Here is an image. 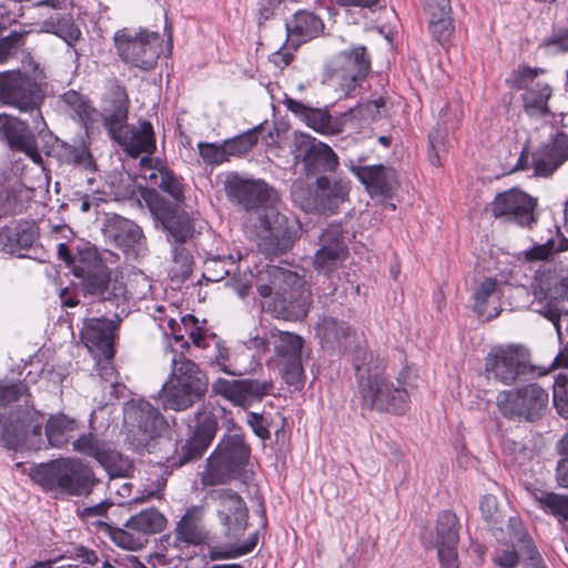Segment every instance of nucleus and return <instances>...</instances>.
<instances>
[{"label":"nucleus","instance_id":"f3484780","mask_svg":"<svg viewBox=\"0 0 568 568\" xmlns=\"http://www.w3.org/2000/svg\"><path fill=\"white\" fill-rule=\"evenodd\" d=\"M548 403V393L538 384H529L516 390H504L497 396L499 412L507 418L534 420Z\"/></svg>","mask_w":568,"mask_h":568},{"label":"nucleus","instance_id":"2f4dec72","mask_svg":"<svg viewBox=\"0 0 568 568\" xmlns=\"http://www.w3.org/2000/svg\"><path fill=\"white\" fill-rule=\"evenodd\" d=\"M349 182L320 176L316 180L315 204L323 214H334L347 199Z\"/></svg>","mask_w":568,"mask_h":568},{"label":"nucleus","instance_id":"473e14b6","mask_svg":"<svg viewBox=\"0 0 568 568\" xmlns=\"http://www.w3.org/2000/svg\"><path fill=\"white\" fill-rule=\"evenodd\" d=\"M285 29L287 39L300 44L318 36L324 29V23L317 14L298 10L292 20L285 23Z\"/></svg>","mask_w":568,"mask_h":568},{"label":"nucleus","instance_id":"69168bd1","mask_svg":"<svg viewBox=\"0 0 568 568\" xmlns=\"http://www.w3.org/2000/svg\"><path fill=\"white\" fill-rule=\"evenodd\" d=\"M537 312L552 323V325L560 338L561 337V331H560L561 311L559 310L558 304L555 302H547L545 304H541L540 308L537 310Z\"/></svg>","mask_w":568,"mask_h":568},{"label":"nucleus","instance_id":"c03bdc74","mask_svg":"<svg viewBox=\"0 0 568 568\" xmlns=\"http://www.w3.org/2000/svg\"><path fill=\"white\" fill-rule=\"evenodd\" d=\"M554 366L568 368V345L555 357ZM554 404L558 414L568 418V379L555 384Z\"/></svg>","mask_w":568,"mask_h":568},{"label":"nucleus","instance_id":"aec40b11","mask_svg":"<svg viewBox=\"0 0 568 568\" xmlns=\"http://www.w3.org/2000/svg\"><path fill=\"white\" fill-rule=\"evenodd\" d=\"M348 247L341 224L328 225L318 239V248L313 256V267L326 277L335 274L346 261Z\"/></svg>","mask_w":568,"mask_h":568},{"label":"nucleus","instance_id":"393cba45","mask_svg":"<svg viewBox=\"0 0 568 568\" xmlns=\"http://www.w3.org/2000/svg\"><path fill=\"white\" fill-rule=\"evenodd\" d=\"M283 103L296 118L322 135H336L344 130L345 114L332 116L326 109L311 108L287 95Z\"/></svg>","mask_w":568,"mask_h":568},{"label":"nucleus","instance_id":"a211bd4d","mask_svg":"<svg viewBox=\"0 0 568 568\" xmlns=\"http://www.w3.org/2000/svg\"><path fill=\"white\" fill-rule=\"evenodd\" d=\"M292 154L307 175L334 172L339 164L337 154L329 145L307 133H295Z\"/></svg>","mask_w":568,"mask_h":568},{"label":"nucleus","instance_id":"864d4df0","mask_svg":"<svg viewBox=\"0 0 568 568\" xmlns=\"http://www.w3.org/2000/svg\"><path fill=\"white\" fill-rule=\"evenodd\" d=\"M516 518L509 519V526L514 530V536L511 537L513 547H506L497 550L496 556L494 558V562L498 565L500 568H515L519 562V548L517 546V526L515 524Z\"/></svg>","mask_w":568,"mask_h":568},{"label":"nucleus","instance_id":"49530a36","mask_svg":"<svg viewBox=\"0 0 568 568\" xmlns=\"http://www.w3.org/2000/svg\"><path fill=\"white\" fill-rule=\"evenodd\" d=\"M175 536L179 541L189 545H199L205 538L197 518L191 513H186L181 518L175 528Z\"/></svg>","mask_w":568,"mask_h":568},{"label":"nucleus","instance_id":"423d86ee","mask_svg":"<svg viewBox=\"0 0 568 568\" xmlns=\"http://www.w3.org/2000/svg\"><path fill=\"white\" fill-rule=\"evenodd\" d=\"M29 476L45 490H60L69 495L88 494L93 486L92 471L75 458L32 466Z\"/></svg>","mask_w":568,"mask_h":568},{"label":"nucleus","instance_id":"a19ab883","mask_svg":"<svg viewBox=\"0 0 568 568\" xmlns=\"http://www.w3.org/2000/svg\"><path fill=\"white\" fill-rule=\"evenodd\" d=\"M517 526V546L524 558V568H547L544 559L535 546L532 539L528 536L519 520H515Z\"/></svg>","mask_w":568,"mask_h":568},{"label":"nucleus","instance_id":"e2e57ef3","mask_svg":"<svg viewBox=\"0 0 568 568\" xmlns=\"http://www.w3.org/2000/svg\"><path fill=\"white\" fill-rule=\"evenodd\" d=\"M427 19L452 16L450 0H423Z\"/></svg>","mask_w":568,"mask_h":568},{"label":"nucleus","instance_id":"8fccbe9b","mask_svg":"<svg viewBox=\"0 0 568 568\" xmlns=\"http://www.w3.org/2000/svg\"><path fill=\"white\" fill-rule=\"evenodd\" d=\"M536 503L539 508L554 516L568 519V497L554 493H541L536 495Z\"/></svg>","mask_w":568,"mask_h":568},{"label":"nucleus","instance_id":"58836bf2","mask_svg":"<svg viewBox=\"0 0 568 568\" xmlns=\"http://www.w3.org/2000/svg\"><path fill=\"white\" fill-rule=\"evenodd\" d=\"M128 523L142 537L148 538V536L161 531L165 527L166 519L160 511L150 508L132 516Z\"/></svg>","mask_w":568,"mask_h":568},{"label":"nucleus","instance_id":"a18cd8bd","mask_svg":"<svg viewBox=\"0 0 568 568\" xmlns=\"http://www.w3.org/2000/svg\"><path fill=\"white\" fill-rule=\"evenodd\" d=\"M32 242L33 234L18 225H6L0 229V247L4 251L13 252L30 246Z\"/></svg>","mask_w":568,"mask_h":568},{"label":"nucleus","instance_id":"5701e85b","mask_svg":"<svg viewBox=\"0 0 568 568\" xmlns=\"http://www.w3.org/2000/svg\"><path fill=\"white\" fill-rule=\"evenodd\" d=\"M535 199L513 189L496 195L491 203V212L496 217H506L520 226H530L535 222Z\"/></svg>","mask_w":568,"mask_h":568},{"label":"nucleus","instance_id":"052dcab7","mask_svg":"<svg viewBox=\"0 0 568 568\" xmlns=\"http://www.w3.org/2000/svg\"><path fill=\"white\" fill-rule=\"evenodd\" d=\"M479 509L484 520L491 528H495L499 523L503 521V513L498 507L496 496L491 494L483 496L480 499Z\"/></svg>","mask_w":568,"mask_h":568},{"label":"nucleus","instance_id":"4c0bfd02","mask_svg":"<svg viewBox=\"0 0 568 568\" xmlns=\"http://www.w3.org/2000/svg\"><path fill=\"white\" fill-rule=\"evenodd\" d=\"M42 30L58 36L70 47L81 38V30L69 16L51 17L44 20Z\"/></svg>","mask_w":568,"mask_h":568},{"label":"nucleus","instance_id":"37998d69","mask_svg":"<svg viewBox=\"0 0 568 568\" xmlns=\"http://www.w3.org/2000/svg\"><path fill=\"white\" fill-rule=\"evenodd\" d=\"M60 101L65 106V111L79 122L84 123L91 119L93 108L84 95L69 90L60 97Z\"/></svg>","mask_w":568,"mask_h":568},{"label":"nucleus","instance_id":"f257e3e1","mask_svg":"<svg viewBox=\"0 0 568 568\" xmlns=\"http://www.w3.org/2000/svg\"><path fill=\"white\" fill-rule=\"evenodd\" d=\"M354 367L357 372L358 395L362 406L376 412L403 414L409 395L405 383H396L385 374V363L372 352L356 349Z\"/></svg>","mask_w":568,"mask_h":568},{"label":"nucleus","instance_id":"de8ad7c7","mask_svg":"<svg viewBox=\"0 0 568 568\" xmlns=\"http://www.w3.org/2000/svg\"><path fill=\"white\" fill-rule=\"evenodd\" d=\"M209 364L230 376L240 377L247 373L245 368L235 364L231 351L222 342L215 343L214 355L210 358Z\"/></svg>","mask_w":568,"mask_h":568},{"label":"nucleus","instance_id":"4d7b16f0","mask_svg":"<svg viewBox=\"0 0 568 568\" xmlns=\"http://www.w3.org/2000/svg\"><path fill=\"white\" fill-rule=\"evenodd\" d=\"M258 541V534L254 532L241 545H232L226 548H219L214 550V558L216 559H231L247 555L254 550Z\"/></svg>","mask_w":568,"mask_h":568},{"label":"nucleus","instance_id":"7ed1b4c3","mask_svg":"<svg viewBox=\"0 0 568 568\" xmlns=\"http://www.w3.org/2000/svg\"><path fill=\"white\" fill-rule=\"evenodd\" d=\"M255 285L262 297L273 296L267 308L275 317L294 321L306 316L308 293L295 272L266 265L257 273Z\"/></svg>","mask_w":568,"mask_h":568},{"label":"nucleus","instance_id":"b1692460","mask_svg":"<svg viewBox=\"0 0 568 568\" xmlns=\"http://www.w3.org/2000/svg\"><path fill=\"white\" fill-rule=\"evenodd\" d=\"M460 524L458 517L449 511H442L436 520L435 544L438 560L442 568H457L458 555L457 546L459 542Z\"/></svg>","mask_w":568,"mask_h":568},{"label":"nucleus","instance_id":"f8f14e48","mask_svg":"<svg viewBox=\"0 0 568 568\" xmlns=\"http://www.w3.org/2000/svg\"><path fill=\"white\" fill-rule=\"evenodd\" d=\"M129 439L136 450L149 449L151 440L164 433L169 424L160 410L144 399H132L124 407Z\"/></svg>","mask_w":568,"mask_h":568},{"label":"nucleus","instance_id":"ea45409f","mask_svg":"<svg viewBox=\"0 0 568 568\" xmlns=\"http://www.w3.org/2000/svg\"><path fill=\"white\" fill-rule=\"evenodd\" d=\"M103 530L116 546L123 549L139 550L148 542V538L142 537L135 529L130 527L128 521L124 524L123 528L104 524Z\"/></svg>","mask_w":568,"mask_h":568},{"label":"nucleus","instance_id":"774afa93","mask_svg":"<svg viewBox=\"0 0 568 568\" xmlns=\"http://www.w3.org/2000/svg\"><path fill=\"white\" fill-rule=\"evenodd\" d=\"M247 423L252 427L254 434L262 439H268L271 433L264 423L263 415L251 412L247 416Z\"/></svg>","mask_w":568,"mask_h":568},{"label":"nucleus","instance_id":"9b49d317","mask_svg":"<svg viewBox=\"0 0 568 568\" xmlns=\"http://www.w3.org/2000/svg\"><path fill=\"white\" fill-rule=\"evenodd\" d=\"M113 40L123 62L145 71L154 68L162 51L160 34L144 29L119 30Z\"/></svg>","mask_w":568,"mask_h":568},{"label":"nucleus","instance_id":"c9c22d12","mask_svg":"<svg viewBox=\"0 0 568 568\" xmlns=\"http://www.w3.org/2000/svg\"><path fill=\"white\" fill-rule=\"evenodd\" d=\"M155 171L148 176L149 181L174 199L176 204L183 202L184 190L180 179L169 170L161 160L154 161Z\"/></svg>","mask_w":568,"mask_h":568},{"label":"nucleus","instance_id":"39448f33","mask_svg":"<svg viewBox=\"0 0 568 568\" xmlns=\"http://www.w3.org/2000/svg\"><path fill=\"white\" fill-rule=\"evenodd\" d=\"M168 354L171 355V372L160 390V398L165 409L186 410L205 397L209 377L183 353L170 349Z\"/></svg>","mask_w":568,"mask_h":568},{"label":"nucleus","instance_id":"412c9836","mask_svg":"<svg viewBox=\"0 0 568 568\" xmlns=\"http://www.w3.org/2000/svg\"><path fill=\"white\" fill-rule=\"evenodd\" d=\"M209 497L216 507L224 534L231 539L241 537L247 527L248 519V509L244 499L236 491L227 488L213 489Z\"/></svg>","mask_w":568,"mask_h":568},{"label":"nucleus","instance_id":"4be33fe9","mask_svg":"<svg viewBox=\"0 0 568 568\" xmlns=\"http://www.w3.org/2000/svg\"><path fill=\"white\" fill-rule=\"evenodd\" d=\"M104 236L126 256L139 257L146 252V242L142 229L133 221L118 214L108 215Z\"/></svg>","mask_w":568,"mask_h":568},{"label":"nucleus","instance_id":"0eeeda50","mask_svg":"<svg viewBox=\"0 0 568 568\" xmlns=\"http://www.w3.org/2000/svg\"><path fill=\"white\" fill-rule=\"evenodd\" d=\"M488 379L513 385L545 375L547 371L531 363L530 351L523 345H507L493 348L486 359Z\"/></svg>","mask_w":568,"mask_h":568},{"label":"nucleus","instance_id":"cd10ccee","mask_svg":"<svg viewBox=\"0 0 568 568\" xmlns=\"http://www.w3.org/2000/svg\"><path fill=\"white\" fill-rule=\"evenodd\" d=\"M568 159V135L558 133L531 154L535 175L548 176Z\"/></svg>","mask_w":568,"mask_h":568},{"label":"nucleus","instance_id":"13d9d810","mask_svg":"<svg viewBox=\"0 0 568 568\" xmlns=\"http://www.w3.org/2000/svg\"><path fill=\"white\" fill-rule=\"evenodd\" d=\"M128 110L125 108H118L111 114L105 115L103 120L104 128L108 130L111 139L116 142L120 135L126 130L130 124L126 123Z\"/></svg>","mask_w":568,"mask_h":568},{"label":"nucleus","instance_id":"72a5a7b5","mask_svg":"<svg viewBox=\"0 0 568 568\" xmlns=\"http://www.w3.org/2000/svg\"><path fill=\"white\" fill-rule=\"evenodd\" d=\"M316 331L323 346L343 353L349 349L353 336L347 323L326 317L317 325Z\"/></svg>","mask_w":568,"mask_h":568},{"label":"nucleus","instance_id":"c756f323","mask_svg":"<svg viewBox=\"0 0 568 568\" xmlns=\"http://www.w3.org/2000/svg\"><path fill=\"white\" fill-rule=\"evenodd\" d=\"M121 322L104 317L89 320L82 331V339L89 348L100 351L104 359H111L114 355V331Z\"/></svg>","mask_w":568,"mask_h":568},{"label":"nucleus","instance_id":"dca6fc26","mask_svg":"<svg viewBox=\"0 0 568 568\" xmlns=\"http://www.w3.org/2000/svg\"><path fill=\"white\" fill-rule=\"evenodd\" d=\"M271 343L276 363L282 366V376L285 383L295 389L301 388L304 385L302 365L304 339L295 333L272 328Z\"/></svg>","mask_w":568,"mask_h":568},{"label":"nucleus","instance_id":"f03ea898","mask_svg":"<svg viewBox=\"0 0 568 568\" xmlns=\"http://www.w3.org/2000/svg\"><path fill=\"white\" fill-rule=\"evenodd\" d=\"M28 387L23 383H0V406L22 400L8 414L0 413V439L10 449L36 447L40 442L44 416L29 406Z\"/></svg>","mask_w":568,"mask_h":568},{"label":"nucleus","instance_id":"4468645a","mask_svg":"<svg viewBox=\"0 0 568 568\" xmlns=\"http://www.w3.org/2000/svg\"><path fill=\"white\" fill-rule=\"evenodd\" d=\"M219 428L217 416L212 408L201 407L194 415V425L176 456L166 458L169 466L180 467L202 457L214 439Z\"/></svg>","mask_w":568,"mask_h":568},{"label":"nucleus","instance_id":"20e7f679","mask_svg":"<svg viewBox=\"0 0 568 568\" xmlns=\"http://www.w3.org/2000/svg\"><path fill=\"white\" fill-rule=\"evenodd\" d=\"M74 276L81 280L80 287L85 296L97 297L115 306L114 317L118 322L128 316L126 285L113 274L94 248H85L80 253Z\"/></svg>","mask_w":568,"mask_h":568},{"label":"nucleus","instance_id":"3c124183","mask_svg":"<svg viewBox=\"0 0 568 568\" xmlns=\"http://www.w3.org/2000/svg\"><path fill=\"white\" fill-rule=\"evenodd\" d=\"M28 31H11L8 36L0 38V63H4L16 57L24 47Z\"/></svg>","mask_w":568,"mask_h":568},{"label":"nucleus","instance_id":"09e8293b","mask_svg":"<svg viewBox=\"0 0 568 568\" xmlns=\"http://www.w3.org/2000/svg\"><path fill=\"white\" fill-rule=\"evenodd\" d=\"M550 95L551 90L549 85L537 83L535 88L529 89L525 93V106L530 112L547 114L549 112L547 102Z\"/></svg>","mask_w":568,"mask_h":568},{"label":"nucleus","instance_id":"0e129e2a","mask_svg":"<svg viewBox=\"0 0 568 568\" xmlns=\"http://www.w3.org/2000/svg\"><path fill=\"white\" fill-rule=\"evenodd\" d=\"M230 271L225 267V263L220 257L209 258L205 261L204 276L207 281L219 282L223 280Z\"/></svg>","mask_w":568,"mask_h":568},{"label":"nucleus","instance_id":"f704fd0d","mask_svg":"<svg viewBox=\"0 0 568 568\" xmlns=\"http://www.w3.org/2000/svg\"><path fill=\"white\" fill-rule=\"evenodd\" d=\"M78 427L77 420L64 414L51 416L45 424V436L50 446L62 448L73 437Z\"/></svg>","mask_w":568,"mask_h":568},{"label":"nucleus","instance_id":"2eb2a0df","mask_svg":"<svg viewBox=\"0 0 568 568\" xmlns=\"http://www.w3.org/2000/svg\"><path fill=\"white\" fill-rule=\"evenodd\" d=\"M43 93L40 85L21 71H6L0 73V101L4 104L18 108L23 112L36 111L40 113Z\"/></svg>","mask_w":568,"mask_h":568},{"label":"nucleus","instance_id":"9d476101","mask_svg":"<svg viewBox=\"0 0 568 568\" xmlns=\"http://www.w3.org/2000/svg\"><path fill=\"white\" fill-rule=\"evenodd\" d=\"M258 251L265 256H280L292 248L296 240L295 222L274 206L252 220Z\"/></svg>","mask_w":568,"mask_h":568},{"label":"nucleus","instance_id":"7c9ffc66","mask_svg":"<svg viewBox=\"0 0 568 568\" xmlns=\"http://www.w3.org/2000/svg\"><path fill=\"white\" fill-rule=\"evenodd\" d=\"M346 166L372 194L386 195L392 192L396 183L394 170L383 164L362 166L349 160Z\"/></svg>","mask_w":568,"mask_h":568},{"label":"nucleus","instance_id":"338daca9","mask_svg":"<svg viewBox=\"0 0 568 568\" xmlns=\"http://www.w3.org/2000/svg\"><path fill=\"white\" fill-rule=\"evenodd\" d=\"M68 158L69 162L82 166L87 170H91L94 166L92 155L84 146L73 148L70 150Z\"/></svg>","mask_w":568,"mask_h":568},{"label":"nucleus","instance_id":"e433bc0d","mask_svg":"<svg viewBox=\"0 0 568 568\" xmlns=\"http://www.w3.org/2000/svg\"><path fill=\"white\" fill-rule=\"evenodd\" d=\"M100 454L97 462L105 469L110 478L129 477L133 473L132 462L114 449L111 444L108 443Z\"/></svg>","mask_w":568,"mask_h":568},{"label":"nucleus","instance_id":"680f3d73","mask_svg":"<svg viewBox=\"0 0 568 568\" xmlns=\"http://www.w3.org/2000/svg\"><path fill=\"white\" fill-rule=\"evenodd\" d=\"M498 282L495 278H485L475 292L474 311L483 315L486 311V304L490 296L495 294Z\"/></svg>","mask_w":568,"mask_h":568},{"label":"nucleus","instance_id":"1a4fd4ad","mask_svg":"<svg viewBox=\"0 0 568 568\" xmlns=\"http://www.w3.org/2000/svg\"><path fill=\"white\" fill-rule=\"evenodd\" d=\"M371 72V57L365 45L357 44L333 55L324 67V79L348 97Z\"/></svg>","mask_w":568,"mask_h":568},{"label":"nucleus","instance_id":"c85d7f7f","mask_svg":"<svg viewBox=\"0 0 568 568\" xmlns=\"http://www.w3.org/2000/svg\"><path fill=\"white\" fill-rule=\"evenodd\" d=\"M153 215L162 224L173 242H186L192 237L194 225L190 215L179 204L160 202L152 209Z\"/></svg>","mask_w":568,"mask_h":568},{"label":"nucleus","instance_id":"a878e982","mask_svg":"<svg viewBox=\"0 0 568 568\" xmlns=\"http://www.w3.org/2000/svg\"><path fill=\"white\" fill-rule=\"evenodd\" d=\"M116 143L131 158L146 154V156L141 159V165L151 168L153 163L151 155L156 150V143L154 129L150 121L139 120L138 124H130L123 134L119 136Z\"/></svg>","mask_w":568,"mask_h":568},{"label":"nucleus","instance_id":"79ce46f5","mask_svg":"<svg viewBox=\"0 0 568 568\" xmlns=\"http://www.w3.org/2000/svg\"><path fill=\"white\" fill-rule=\"evenodd\" d=\"M261 130L262 125H256L234 138L224 140L222 143L227 159L247 153L257 143Z\"/></svg>","mask_w":568,"mask_h":568},{"label":"nucleus","instance_id":"603ef678","mask_svg":"<svg viewBox=\"0 0 568 568\" xmlns=\"http://www.w3.org/2000/svg\"><path fill=\"white\" fill-rule=\"evenodd\" d=\"M427 21L432 38L443 47L448 44L455 30L452 16L430 18Z\"/></svg>","mask_w":568,"mask_h":568},{"label":"nucleus","instance_id":"6e6d98bb","mask_svg":"<svg viewBox=\"0 0 568 568\" xmlns=\"http://www.w3.org/2000/svg\"><path fill=\"white\" fill-rule=\"evenodd\" d=\"M108 443L99 439L92 433L83 434L79 438L72 442L73 450L93 457L98 460L100 453L104 449Z\"/></svg>","mask_w":568,"mask_h":568},{"label":"nucleus","instance_id":"5fc2aeb1","mask_svg":"<svg viewBox=\"0 0 568 568\" xmlns=\"http://www.w3.org/2000/svg\"><path fill=\"white\" fill-rule=\"evenodd\" d=\"M186 242H172V260L176 276L187 277L192 273L193 256L184 246Z\"/></svg>","mask_w":568,"mask_h":568},{"label":"nucleus","instance_id":"6e6552de","mask_svg":"<svg viewBox=\"0 0 568 568\" xmlns=\"http://www.w3.org/2000/svg\"><path fill=\"white\" fill-rule=\"evenodd\" d=\"M248 458L250 447L243 436L239 434L225 435L206 459L202 484L215 486L237 478L248 463Z\"/></svg>","mask_w":568,"mask_h":568},{"label":"nucleus","instance_id":"6ab92c4d","mask_svg":"<svg viewBox=\"0 0 568 568\" xmlns=\"http://www.w3.org/2000/svg\"><path fill=\"white\" fill-rule=\"evenodd\" d=\"M274 388V382L266 378L226 379L219 377L212 386V393L229 400L234 406L248 408L262 402Z\"/></svg>","mask_w":568,"mask_h":568},{"label":"nucleus","instance_id":"bb28decb","mask_svg":"<svg viewBox=\"0 0 568 568\" xmlns=\"http://www.w3.org/2000/svg\"><path fill=\"white\" fill-rule=\"evenodd\" d=\"M0 141L10 149L23 152L33 162H41L37 139L28 124L16 116L0 114Z\"/></svg>","mask_w":568,"mask_h":568},{"label":"nucleus","instance_id":"bf43d9fd","mask_svg":"<svg viewBox=\"0 0 568 568\" xmlns=\"http://www.w3.org/2000/svg\"><path fill=\"white\" fill-rule=\"evenodd\" d=\"M199 154L203 162L209 165H220L229 161L223 143H197Z\"/></svg>","mask_w":568,"mask_h":568},{"label":"nucleus","instance_id":"ddd939ff","mask_svg":"<svg viewBox=\"0 0 568 568\" xmlns=\"http://www.w3.org/2000/svg\"><path fill=\"white\" fill-rule=\"evenodd\" d=\"M224 190L227 197L250 212L252 221L277 201L276 191L263 180L244 179L237 173H231L225 182Z\"/></svg>","mask_w":568,"mask_h":568}]
</instances>
